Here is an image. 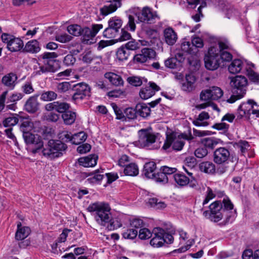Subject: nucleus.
<instances>
[{
	"instance_id": "f257e3e1",
	"label": "nucleus",
	"mask_w": 259,
	"mask_h": 259,
	"mask_svg": "<svg viewBox=\"0 0 259 259\" xmlns=\"http://www.w3.org/2000/svg\"><path fill=\"white\" fill-rule=\"evenodd\" d=\"M236 212L231 200L228 198H224L223 200H217L211 203L209 206V210L204 211L203 215L214 223L223 219V224L226 225L235 217Z\"/></svg>"
},
{
	"instance_id": "f03ea898",
	"label": "nucleus",
	"mask_w": 259,
	"mask_h": 259,
	"mask_svg": "<svg viewBox=\"0 0 259 259\" xmlns=\"http://www.w3.org/2000/svg\"><path fill=\"white\" fill-rule=\"evenodd\" d=\"M87 209L90 212H95V219L101 226H105L111 220V208L108 203L97 202L91 204Z\"/></svg>"
},
{
	"instance_id": "7ed1b4c3",
	"label": "nucleus",
	"mask_w": 259,
	"mask_h": 259,
	"mask_svg": "<svg viewBox=\"0 0 259 259\" xmlns=\"http://www.w3.org/2000/svg\"><path fill=\"white\" fill-rule=\"evenodd\" d=\"M231 79L230 84L233 89V92L236 95H232L227 100V102L233 103L236 100L242 98L246 94L248 81L245 77L242 75H237Z\"/></svg>"
},
{
	"instance_id": "20e7f679",
	"label": "nucleus",
	"mask_w": 259,
	"mask_h": 259,
	"mask_svg": "<svg viewBox=\"0 0 259 259\" xmlns=\"http://www.w3.org/2000/svg\"><path fill=\"white\" fill-rule=\"evenodd\" d=\"M67 148V145L61 141L50 140L44 147L42 152L44 156L53 159L62 156Z\"/></svg>"
},
{
	"instance_id": "39448f33",
	"label": "nucleus",
	"mask_w": 259,
	"mask_h": 259,
	"mask_svg": "<svg viewBox=\"0 0 259 259\" xmlns=\"http://www.w3.org/2000/svg\"><path fill=\"white\" fill-rule=\"evenodd\" d=\"M58 54L55 52H46L38 57V65L39 70L38 72L39 74L49 72H54L56 68L54 64L58 57Z\"/></svg>"
},
{
	"instance_id": "423d86ee",
	"label": "nucleus",
	"mask_w": 259,
	"mask_h": 259,
	"mask_svg": "<svg viewBox=\"0 0 259 259\" xmlns=\"http://www.w3.org/2000/svg\"><path fill=\"white\" fill-rule=\"evenodd\" d=\"M152 238L150 244L154 247H161L164 243L171 244L174 241L173 236L161 228H155L152 233Z\"/></svg>"
},
{
	"instance_id": "0eeeda50",
	"label": "nucleus",
	"mask_w": 259,
	"mask_h": 259,
	"mask_svg": "<svg viewBox=\"0 0 259 259\" xmlns=\"http://www.w3.org/2000/svg\"><path fill=\"white\" fill-rule=\"evenodd\" d=\"M205 67L210 70H214L221 64L219 51L217 47H211L204 58Z\"/></svg>"
},
{
	"instance_id": "6e6552de",
	"label": "nucleus",
	"mask_w": 259,
	"mask_h": 259,
	"mask_svg": "<svg viewBox=\"0 0 259 259\" xmlns=\"http://www.w3.org/2000/svg\"><path fill=\"white\" fill-rule=\"evenodd\" d=\"M108 26L103 32V36L107 38H116L120 35V31L122 25V20L117 17L111 18L108 22Z\"/></svg>"
},
{
	"instance_id": "1a4fd4ad",
	"label": "nucleus",
	"mask_w": 259,
	"mask_h": 259,
	"mask_svg": "<svg viewBox=\"0 0 259 259\" xmlns=\"http://www.w3.org/2000/svg\"><path fill=\"white\" fill-rule=\"evenodd\" d=\"M103 27V26L101 24H93L91 27L87 26L82 27L80 35L82 42L85 44H93L94 38Z\"/></svg>"
},
{
	"instance_id": "9d476101",
	"label": "nucleus",
	"mask_w": 259,
	"mask_h": 259,
	"mask_svg": "<svg viewBox=\"0 0 259 259\" xmlns=\"http://www.w3.org/2000/svg\"><path fill=\"white\" fill-rule=\"evenodd\" d=\"M131 11V13L138 18L140 22L152 23H154V20L157 17V15L154 14L148 7H145L142 10L139 8H133Z\"/></svg>"
},
{
	"instance_id": "9b49d317",
	"label": "nucleus",
	"mask_w": 259,
	"mask_h": 259,
	"mask_svg": "<svg viewBox=\"0 0 259 259\" xmlns=\"http://www.w3.org/2000/svg\"><path fill=\"white\" fill-rule=\"evenodd\" d=\"M1 38L2 41L7 44V48L10 51L16 52L21 51L23 52L24 44L20 38L7 33H3Z\"/></svg>"
},
{
	"instance_id": "f8f14e48",
	"label": "nucleus",
	"mask_w": 259,
	"mask_h": 259,
	"mask_svg": "<svg viewBox=\"0 0 259 259\" xmlns=\"http://www.w3.org/2000/svg\"><path fill=\"white\" fill-rule=\"evenodd\" d=\"M185 145V141L180 136L174 137L172 136H167L164 142L162 148L167 151L171 152L181 150Z\"/></svg>"
},
{
	"instance_id": "ddd939ff",
	"label": "nucleus",
	"mask_w": 259,
	"mask_h": 259,
	"mask_svg": "<svg viewBox=\"0 0 259 259\" xmlns=\"http://www.w3.org/2000/svg\"><path fill=\"white\" fill-rule=\"evenodd\" d=\"M72 91L74 92L72 96V99L74 101L82 100L91 96V88L84 82L73 85Z\"/></svg>"
},
{
	"instance_id": "4468645a",
	"label": "nucleus",
	"mask_w": 259,
	"mask_h": 259,
	"mask_svg": "<svg viewBox=\"0 0 259 259\" xmlns=\"http://www.w3.org/2000/svg\"><path fill=\"white\" fill-rule=\"evenodd\" d=\"M23 137L26 144H31L36 146V148L32 149V152L36 153L43 146V142L41 138L37 134H33L32 133L24 132Z\"/></svg>"
},
{
	"instance_id": "2eb2a0df",
	"label": "nucleus",
	"mask_w": 259,
	"mask_h": 259,
	"mask_svg": "<svg viewBox=\"0 0 259 259\" xmlns=\"http://www.w3.org/2000/svg\"><path fill=\"white\" fill-rule=\"evenodd\" d=\"M220 59L222 62H229L232 59V55L228 51L231 49V46L227 40L220 41L218 43Z\"/></svg>"
},
{
	"instance_id": "dca6fc26",
	"label": "nucleus",
	"mask_w": 259,
	"mask_h": 259,
	"mask_svg": "<svg viewBox=\"0 0 259 259\" xmlns=\"http://www.w3.org/2000/svg\"><path fill=\"white\" fill-rule=\"evenodd\" d=\"M120 35L118 38L115 39H110L108 40H101L98 44V50H101L103 48L114 45L118 41H122L129 39L131 37V34L124 30L123 29H121L120 31Z\"/></svg>"
},
{
	"instance_id": "f3484780",
	"label": "nucleus",
	"mask_w": 259,
	"mask_h": 259,
	"mask_svg": "<svg viewBox=\"0 0 259 259\" xmlns=\"http://www.w3.org/2000/svg\"><path fill=\"white\" fill-rule=\"evenodd\" d=\"M121 0H109L100 9V14L103 16H106L116 11L121 7Z\"/></svg>"
},
{
	"instance_id": "a211bd4d",
	"label": "nucleus",
	"mask_w": 259,
	"mask_h": 259,
	"mask_svg": "<svg viewBox=\"0 0 259 259\" xmlns=\"http://www.w3.org/2000/svg\"><path fill=\"white\" fill-rule=\"evenodd\" d=\"M156 56V52L150 48H143L141 53L138 54L134 56V61L138 63H144L149 60L153 59Z\"/></svg>"
},
{
	"instance_id": "6ab92c4d",
	"label": "nucleus",
	"mask_w": 259,
	"mask_h": 259,
	"mask_svg": "<svg viewBox=\"0 0 259 259\" xmlns=\"http://www.w3.org/2000/svg\"><path fill=\"white\" fill-rule=\"evenodd\" d=\"M155 140V136L148 130L143 129L139 131V142L142 147H148L154 143Z\"/></svg>"
},
{
	"instance_id": "aec40b11",
	"label": "nucleus",
	"mask_w": 259,
	"mask_h": 259,
	"mask_svg": "<svg viewBox=\"0 0 259 259\" xmlns=\"http://www.w3.org/2000/svg\"><path fill=\"white\" fill-rule=\"evenodd\" d=\"M254 105H256V103L252 100H249L247 102L242 103L238 108L237 118L248 117L251 114Z\"/></svg>"
},
{
	"instance_id": "412c9836",
	"label": "nucleus",
	"mask_w": 259,
	"mask_h": 259,
	"mask_svg": "<svg viewBox=\"0 0 259 259\" xmlns=\"http://www.w3.org/2000/svg\"><path fill=\"white\" fill-rule=\"evenodd\" d=\"M160 89V87L155 83L150 81L148 85L141 89L139 95L142 99L146 100L153 96L155 92L159 91Z\"/></svg>"
},
{
	"instance_id": "4be33fe9",
	"label": "nucleus",
	"mask_w": 259,
	"mask_h": 259,
	"mask_svg": "<svg viewBox=\"0 0 259 259\" xmlns=\"http://www.w3.org/2000/svg\"><path fill=\"white\" fill-rule=\"evenodd\" d=\"M230 156V152L227 149L220 147L217 149L213 153V161L217 164H222L226 162Z\"/></svg>"
},
{
	"instance_id": "5701e85b",
	"label": "nucleus",
	"mask_w": 259,
	"mask_h": 259,
	"mask_svg": "<svg viewBox=\"0 0 259 259\" xmlns=\"http://www.w3.org/2000/svg\"><path fill=\"white\" fill-rule=\"evenodd\" d=\"M69 108L70 105L69 104L58 101L49 103L45 106V109L47 111L55 110L62 114L67 111Z\"/></svg>"
},
{
	"instance_id": "b1692460",
	"label": "nucleus",
	"mask_w": 259,
	"mask_h": 259,
	"mask_svg": "<svg viewBox=\"0 0 259 259\" xmlns=\"http://www.w3.org/2000/svg\"><path fill=\"white\" fill-rule=\"evenodd\" d=\"M18 76L13 72L9 73L4 75L2 78V84L10 90H13L17 82Z\"/></svg>"
},
{
	"instance_id": "393cba45",
	"label": "nucleus",
	"mask_w": 259,
	"mask_h": 259,
	"mask_svg": "<svg viewBox=\"0 0 259 259\" xmlns=\"http://www.w3.org/2000/svg\"><path fill=\"white\" fill-rule=\"evenodd\" d=\"M38 95L31 96L28 98L25 104V110L31 113L36 112L39 109V104L37 101Z\"/></svg>"
},
{
	"instance_id": "a878e982",
	"label": "nucleus",
	"mask_w": 259,
	"mask_h": 259,
	"mask_svg": "<svg viewBox=\"0 0 259 259\" xmlns=\"http://www.w3.org/2000/svg\"><path fill=\"white\" fill-rule=\"evenodd\" d=\"M40 51L39 42L36 39H32L28 41L23 47V53H29L36 54Z\"/></svg>"
},
{
	"instance_id": "bb28decb",
	"label": "nucleus",
	"mask_w": 259,
	"mask_h": 259,
	"mask_svg": "<svg viewBox=\"0 0 259 259\" xmlns=\"http://www.w3.org/2000/svg\"><path fill=\"white\" fill-rule=\"evenodd\" d=\"M163 33L164 39L167 44L172 46L176 42L178 39L177 34L171 27L165 28Z\"/></svg>"
},
{
	"instance_id": "cd10ccee",
	"label": "nucleus",
	"mask_w": 259,
	"mask_h": 259,
	"mask_svg": "<svg viewBox=\"0 0 259 259\" xmlns=\"http://www.w3.org/2000/svg\"><path fill=\"white\" fill-rule=\"evenodd\" d=\"M156 164L154 162H147L144 166L143 174L146 177L153 179L156 174Z\"/></svg>"
},
{
	"instance_id": "c85d7f7f",
	"label": "nucleus",
	"mask_w": 259,
	"mask_h": 259,
	"mask_svg": "<svg viewBox=\"0 0 259 259\" xmlns=\"http://www.w3.org/2000/svg\"><path fill=\"white\" fill-rule=\"evenodd\" d=\"M195 77L192 74H187L185 77V80L182 84V89L186 92H190L194 89Z\"/></svg>"
},
{
	"instance_id": "c756f323",
	"label": "nucleus",
	"mask_w": 259,
	"mask_h": 259,
	"mask_svg": "<svg viewBox=\"0 0 259 259\" xmlns=\"http://www.w3.org/2000/svg\"><path fill=\"white\" fill-rule=\"evenodd\" d=\"M98 157L95 155H90L85 157L78 159V161L80 165L84 167H93L96 165Z\"/></svg>"
},
{
	"instance_id": "7c9ffc66",
	"label": "nucleus",
	"mask_w": 259,
	"mask_h": 259,
	"mask_svg": "<svg viewBox=\"0 0 259 259\" xmlns=\"http://www.w3.org/2000/svg\"><path fill=\"white\" fill-rule=\"evenodd\" d=\"M21 222L17 223V230L15 234L17 240H21L26 238L30 233V229L28 227H21Z\"/></svg>"
},
{
	"instance_id": "2f4dec72",
	"label": "nucleus",
	"mask_w": 259,
	"mask_h": 259,
	"mask_svg": "<svg viewBox=\"0 0 259 259\" xmlns=\"http://www.w3.org/2000/svg\"><path fill=\"white\" fill-rule=\"evenodd\" d=\"M210 116L209 114L203 111L201 112L198 117L194 120L193 121V123L197 126H206L208 125V123L207 121H203L204 120L209 119Z\"/></svg>"
},
{
	"instance_id": "473e14b6",
	"label": "nucleus",
	"mask_w": 259,
	"mask_h": 259,
	"mask_svg": "<svg viewBox=\"0 0 259 259\" xmlns=\"http://www.w3.org/2000/svg\"><path fill=\"white\" fill-rule=\"evenodd\" d=\"M199 168L201 171L207 174H214L215 171V165L210 161H205L200 163Z\"/></svg>"
},
{
	"instance_id": "72a5a7b5",
	"label": "nucleus",
	"mask_w": 259,
	"mask_h": 259,
	"mask_svg": "<svg viewBox=\"0 0 259 259\" xmlns=\"http://www.w3.org/2000/svg\"><path fill=\"white\" fill-rule=\"evenodd\" d=\"M242 67V61L240 59H235L229 66L228 70L231 73L236 74L240 72Z\"/></svg>"
},
{
	"instance_id": "f704fd0d",
	"label": "nucleus",
	"mask_w": 259,
	"mask_h": 259,
	"mask_svg": "<svg viewBox=\"0 0 259 259\" xmlns=\"http://www.w3.org/2000/svg\"><path fill=\"white\" fill-rule=\"evenodd\" d=\"M76 113L67 110L62 114V118L65 124L71 125L73 124L76 119Z\"/></svg>"
},
{
	"instance_id": "c9c22d12",
	"label": "nucleus",
	"mask_w": 259,
	"mask_h": 259,
	"mask_svg": "<svg viewBox=\"0 0 259 259\" xmlns=\"http://www.w3.org/2000/svg\"><path fill=\"white\" fill-rule=\"evenodd\" d=\"M137 115L142 117H146L150 115V108L144 103H139L136 105Z\"/></svg>"
},
{
	"instance_id": "e433bc0d",
	"label": "nucleus",
	"mask_w": 259,
	"mask_h": 259,
	"mask_svg": "<svg viewBox=\"0 0 259 259\" xmlns=\"http://www.w3.org/2000/svg\"><path fill=\"white\" fill-rule=\"evenodd\" d=\"M124 173L126 176H136L139 174V168L135 163H131L125 167Z\"/></svg>"
},
{
	"instance_id": "4c0bfd02",
	"label": "nucleus",
	"mask_w": 259,
	"mask_h": 259,
	"mask_svg": "<svg viewBox=\"0 0 259 259\" xmlns=\"http://www.w3.org/2000/svg\"><path fill=\"white\" fill-rule=\"evenodd\" d=\"M130 54V51L125 47L122 46L118 49L116 51V57L119 61H124L128 59Z\"/></svg>"
},
{
	"instance_id": "58836bf2",
	"label": "nucleus",
	"mask_w": 259,
	"mask_h": 259,
	"mask_svg": "<svg viewBox=\"0 0 259 259\" xmlns=\"http://www.w3.org/2000/svg\"><path fill=\"white\" fill-rule=\"evenodd\" d=\"M173 179L175 182L180 186H184L189 184L190 179L185 175L177 174L174 175Z\"/></svg>"
},
{
	"instance_id": "ea45409f",
	"label": "nucleus",
	"mask_w": 259,
	"mask_h": 259,
	"mask_svg": "<svg viewBox=\"0 0 259 259\" xmlns=\"http://www.w3.org/2000/svg\"><path fill=\"white\" fill-rule=\"evenodd\" d=\"M87 138V136L83 132H79L72 135L71 143L75 145H79L84 142Z\"/></svg>"
},
{
	"instance_id": "a19ab883",
	"label": "nucleus",
	"mask_w": 259,
	"mask_h": 259,
	"mask_svg": "<svg viewBox=\"0 0 259 259\" xmlns=\"http://www.w3.org/2000/svg\"><path fill=\"white\" fill-rule=\"evenodd\" d=\"M201 143L204 148L212 149L218 144L217 140L214 138H205L201 139Z\"/></svg>"
},
{
	"instance_id": "79ce46f5",
	"label": "nucleus",
	"mask_w": 259,
	"mask_h": 259,
	"mask_svg": "<svg viewBox=\"0 0 259 259\" xmlns=\"http://www.w3.org/2000/svg\"><path fill=\"white\" fill-rule=\"evenodd\" d=\"M157 183L161 184H165L168 183L169 179L167 176L161 170L160 168L159 171L156 173L154 178H153Z\"/></svg>"
},
{
	"instance_id": "37998d69",
	"label": "nucleus",
	"mask_w": 259,
	"mask_h": 259,
	"mask_svg": "<svg viewBox=\"0 0 259 259\" xmlns=\"http://www.w3.org/2000/svg\"><path fill=\"white\" fill-rule=\"evenodd\" d=\"M110 105L116 115V118L123 121L125 120L124 109L122 111L115 103H112Z\"/></svg>"
},
{
	"instance_id": "c03bdc74",
	"label": "nucleus",
	"mask_w": 259,
	"mask_h": 259,
	"mask_svg": "<svg viewBox=\"0 0 259 259\" xmlns=\"http://www.w3.org/2000/svg\"><path fill=\"white\" fill-rule=\"evenodd\" d=\"M57 97V94L51 91H44L40 95V99L44 101H51L55 100Z\"/></svg>"
},
{
	"instance_id": "a18cd8bd",
	"label": "nucleus",
	"mask_w": 259,
	"mask_h": 259,
	"mask_svg": "<svg viewBox=\"0 0 259 259\" xmlns=\"http://www.w3.org/2000/svg\"><path fill=\"white\" fill-rule=\"evenodd\" d=\"M212 100H217L223 95V92L221 88L218 87H212L209 88Z\"/></svg>"
},
{
	"instance_id": "49530a36",
	"label": "nucleus",
	"mask_w": 259,
	"mask_h": 259,
	"mask_svg": "<svg viewBox=\"0 0 259 259\" xmlns=\"http://www.w3.org/2000/svg\"><path fill=\"white\" fill-rule=\"evenodd\" d=\"M181 49L184 52L190 54H194L196 53V48L192 46V44L190 41H184L181 44Z\"/></svg>"
},
{
	"instance_id": "de8ad7c7",
	"label": "nucleus",
	"mask_w": 259,
	"mask_h": 259,
	"mask_svg": "<svg viewBox=\"0 0 259 259\" xmlns=\"http://www.w3.org/2000/svg\"><path fill=\"white\" fill-rule=\"evenodd\" d=\"M82 27L77 24L70 25L67 27L68 32L74 36H80Z\"/></svg>"
},
{
	"instance_id": "09e8293b",
	"label": "nucleus",
	"mask_w": 259,
	"mask_h": 259,
	"mask_svg": "<svg viewBox=\"0 0 259 259\" xmlns=\"http://www.w3.org/2000/svg\"><path fill=\"white\" fill-rule=\"evenodd\" d=\"M19 121L18 116L12 115V116L7 117L3 122L5 127L13 126L15 125Z\"/></svg>"
},
{
	"instance_id": "8fccbe9b",
	"label": "nucleus",
	"mask_w": 259,
	"mask_h": 259,
	"mask_svg": "<svg viewBox=\"0 0 259 259\" xmlns=\"http://www.w3.org/2000/svg\"><path fill=\"white\" fill-rule=\"evenodd\" d=\"M124 117L125 118V121L128 120H133L136 118L137 116V112L136 111V108L134 109L133 108H127L124 109Z\"/></svg>"
},
{
	"instance_id": "3c124183",
	"label": "nucleus",
	"mask_w": 259,
	"mask_h": 259,
	"mask_svg": "<svg viewBox=\"0 0 259 259\" xmlns=\"http://www.w3.org/2000/svg\"><path fill=\"white\" fill-rule=\"evenodd\" d=\"M72 86L71 83L65 81L58 83L56 88L58 92L63 93L70 89L72 90Z\"/></svg>"
},
{
	"instance_id": "603ef678",
	"label": "nucleus",
	"mask_w": 259,
	"mask_h": 259,
	"mask_svg": "<svg viewBox=\"0 0 259 259\" xmlns=\"http://www.w3.org/2000/svg\"><path fill=\"white\" fill-rule=\"evenodd\" d=\"M150 205L155 209H161L166 207V204L164 202L158 201L156 198H150L148 201Z\"/></svg>"
},
{
	"instance_id": "864d4df0",
	"label": "nucleus",
	"mask_w": 259,
	"mask_h": 259,
	"mask_svg": "<svg viewBox=\"0 0 259 259\" xmlns=\"http://www.w3.org/2000/svg\"><path fill=\"white\" fill-rule=\"evenodd\" d=\"M142 45V41L132 40L126 43L125 47L130 51V50L139 49Z\"/></svg>"
},
{
	"instance_id": "5fc2aeb1",
	"label": "nucleus",
	"mask_w": 259,
	"mask_h": 259,
	"mask_svg": "<svg viewBox=\"0 0 259 259\" xmlns=\"http://www.w3.org/2000/svg\"><path fill=\"white\" fill-rule=\"evenodd\" d=\"M58 136L59 139H60L59 141H61V142L63 141L65 142H71L72 135L71 133L68 131H63L60 132L58 134Z\"/></svg>"
},
{
	"instance_id": "6e6d98bb",
	"label": "nucleus",
	"mask_w": 259,
	"mask_h": 259,
	"mask_svg": "<svg viewBox=\"0 0 259 259\" xmlns=\"http://www.w3.org/2000/svg\"><path fill=\"white\" fill-rule=\"evenodd\" d=\"M247 75L249 80L255 83H258L259 82V74L255 72L254 70L251 68H248L246 69Z\"/></svg>"
},
{
	"instance_id": "4d7b16f0",
	"label": "nucleus",
	"mask_w": 259,
	"mask_h": 259,
	"mask_svg": "<svg viewBox=\"0 0 259 259\" xmlns=\"http://www.w3.org/2000/svg\"><path fill=\"white\" fill-rule=\"evenodd\" d=\"M138 235V231L136 229H129L122 233V237L125 239H134Z\"/></svg>"
},
{
	"instance_id": "13d9d810",
	"label": "nucleus",
	"mask_w": 259,
	"mask_h": 259,
	"mask_svg": "<svg viewBox=\"0 0 259 259\" xmlns=\"http://www.w3.org/2000/svg\"><path fill=\"white\" fill-rule=\"evenodd\" d=\"M161 169L165 175L167 176L169 180L171 179L172 178H173L174 175H172L175 173L177 170L175 167H170L167 166H162Z\"/></svg>"
},
{
	"instance_id": "bf43d9fd",
	"label": "nucleus",
	"mask_w": 259,
	"mask_h": 259,
	"mask_svg": "<svg viewBox=\"0 0 259 259\" xmlns=\"http://www.w3.org/2000/svg\"><path fill=\"white\" fill-rule=\"evenodd\" d=\"M164 64L166 67L171 69L176 68L179 65L177 58L174 57L168 58L165 61Z\"/></svg>"
},
{
	"instance_id": "052dcab7",
	"label": "nucleus",
	"mask_w": 259,
	"mask_h": 259,
	"mask_svg": "<svg viewBox=\"0 0 259 259\" xmlns=\"http://www.w3.org/2000/svg\"><path fill=\"white\" fill-rule=\"evenodd\" d=\"M192 46L196 48V53L198 51V48H202L203 47V40L199 37H194L192 38Z\"/></svg>"
},
{
	"instance_id": "680f3d73",
	"label": "nucleus",
	"mask_w": 259,
	"mask_h": 259,
	"mask_svg": "<svg viewBox=\"0 0 259 259\" xmlns=\"http://www.w3.org/2000/svg\"><path fill=\"white\" fill-rule=\"evenodd\" d=\"M215 197V194L214 193V192L210 188L208 187L206 191L205 199L202 203L203 205H204L208 203L210 200L213 199Z\"/></svg>"
},
{
	"instance_id": "e2e57ef3",
	"label": "nucleus",
	"mask_w": 259,
	"mask_h": 259,
	"mask_svg": "<svg viewBox=\"0 0 259 259\" xmlns=\"http://www.w3.org/2000/svg\"><path fill=\"white\" fill-rule=\"evenodd\" d=\"M236 146L239 149L241 154H243L247 151L249 147L248 143L245 141H240L236 143Z\"/></svg>"
},
{
	"instance_id": "0e129e2a",
	"label": "nucleus",
	"mask_w": 259,
	"mask_h": 259,
	"mask_svg": "<svg viewBox=\"0 0 259 259\" xmlns=\"http://www.w3.org/2000/svg\"><path fill=\"white\" fill-rule=\"evenodd\" d=\"M127 82L131 85L135 87L140 86L142 83V79L138 76H131L127 78Z\"/></svg>"
},
{
	"instance_id": "69168bd1",
	"label": "nucleus",
	"mask_w": 259,
	"mask_h": 259,
	"mask_svg": "<svg viewBox=\"0 0 259 259\" xmlns=\"http://www.w3.org/2000/svg\"><path fill=\"white\" fill-rule=\"evenodd\" d=\"M152 233L150 230L147 228L141 229L139 230V237L141 239L145 240L151 237Z\"/></svg>"
},
{
	"instance_id": "338daca9",
	"label": "nucleus",
	"mask_w": 259,
	"mask_h": 259,
	"mask_svg": "<svg viewBox=\"0 0 259 259\" xmlns=\"http://www.w3.org/2000/svg\"><path fill=\"white\" fill-rule=\"evenodd\" d=\"M107 229L109 230H113L116 229L121 226V223L117 219H112L111 218V221L107 223Z\"/></svg>"
},
{
	"instance_id": "774afa93",
	"label": "nucleus",
	"mask_w": 259,
	"mask_h": 259,
	"mask_svg": "<svg viewBox=\"0 0 259 259\" xmlns=\"http://www.w3.org/2000/svg\"><path fill=\"white\" fill-rule=\"evenodd\" d=\"M73 37L66 33L56 36V40L61 43H66L72 40Z\"/></svg>"
}]
</instances>
